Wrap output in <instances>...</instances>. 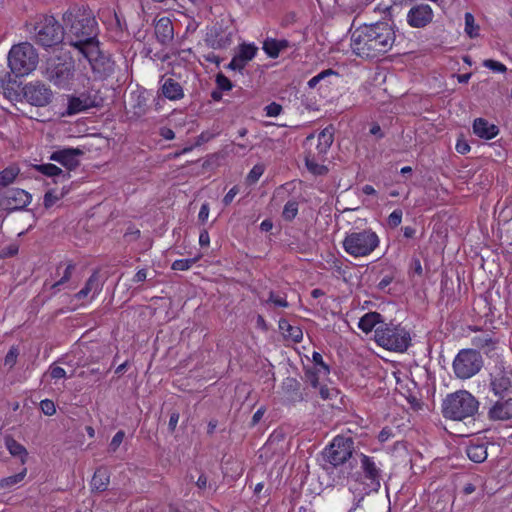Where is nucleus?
I'll return each instance as SVG.
<instances>
[{
  "instance_id": "obj_1",
  "label": "nucleus",
  "mask_w": 512,
  "mask_h": 512,
  "mask_svg": "<svg viewBox=\"0 0 512 512\" xmlns=\"http://www.w3.org/2000/svg\"><path fill=\"white\" fill-rule=\"evenodd\" d=\"M395 41V33L386 22H377L357 28L351 35V49L359 57L375 58L388 52Z\"/></svg>"
},
{
  "instance_id": "obj_2",
  "label": "nucleus",
  "mask_w": 512,
  "mask_h": 512,
  "mask_svg": "<svg viewBox=\"0 0 512 512\" xmlns=\"http://www.w3.org/2000/svg\"><path fill=\"white\" fill-rule=\"evenodd\" d=\"M63 22L68 28L70 44L79 51L83 47L98 42L97 22L93 12L86 6H73L63 14Z\"/></svg>"
},
{
  "instance_id": "obj_3",
  "label": "nucleus",
  "mask_w": 512,
  "mask_h": 512,
  "mask_svg": "<svg viewBox=\"0 0 512 512\" xmlns=\"http://www.w3.org/2000/svg\"><path fill=\"white\" fill-rule=\"evenodd\" d=\"M478 409L479 401L467 390L450 393L442 402L443 416L454 421L474 417Z\"/></svg>"
},
{
  "instance_id": "obj_4",
  "label": "nucleus",
  "mask_w": 512,
  "mask_h": 512,
  "mask_svg": "<svg viewBox=\"0 0 512 512\" xmlns=\"http://www.w3.org/2000/svg\"><path fill=\"white\" fill-rule=\"evenodd\" d=\"M42 74L56 88L69 91L74 83L75 63L70 57H50L45 62Z\"/></svg>"
},
{
  "instance_id": "obj_5",
  "label": "nucleus",
  "mask_w": 512,
  "mask_h": 512,
  "mask_svg": "<svg viewBox=\"0 0 512 512\" xmlns=\"http://www.w3.org/2000/svg\"><path fill=\"white\" fill-rule=\"evenodd\" d=\"M354 441L350 437L337 436L333 439L329 446L323 452L322 457L325 461L324 469L336 468L346 463L349 466L357 464V460L353 457Z\"/></svg>"
},
{
  "instance_id": "obj_6",
  "label": "nucleus",
  "mask_w": 512,
  "mask_h": 512,
  "mask_svg": "<svg viewBox=\"0 0 512 512\" xmlns=\"http://www.w3.org/2000/svg\"><path fill=\"white\" fill-rule=\"evenodd\" d=\"M376 343L390 351L405 352L411 344L410 333L401 325L382 323L375 328Z\"/></svg>"
},
{
  "instance_id": "obj_7",
  "label": "nucleus",
  "mask_w": 512,
  "mask_h": 512,
  "mask_svg": "<svg viewBox=\"0 0 512 512\" xmlns=\"http://www.w3.org/2000/svg\"><path fill=\"white\" fill-rule=\"evenodd\" d=\"M39 56L34 46L28 42L12 46L8 54V64L16 76H25L34 71Z\"/></svg>"
},
{
  "instance_id": "obj_8",
  "label": "nucleus",
  "mask_w": 512,
  "mask_h": 512,
  "mask_svg": "<svg viewBox=\"0 0 512 512\" xmlns=\"http://www.w3.org/2000/svg\"><path fill=\"white\" fill-rule=\"evenodd\" d=\"M30 26L34 41L44 48L55 46L64 38L63 27L53 16H41Z\"/></svg>"
},
{
  "instance_id": "obj_9",
  "label": "nucleus",
  "mask_w": 512,
  "mask_h": 512,
  "mask_svg": "<svg viewBox=\"0 0 512 512\" xmlns=\"http://www.w3.org/2000/svg\"><path fill=\"white\" fill-rule=\"evenodd\" d=\"M379 237L371 229L352 232L343 240V248L353 257H365L370 255L379 246Z\"/></svg>"
},
{
  "instance_id": "obj_10",
  "label": "nucleus",
  "mask_w": 512,
  "mask_h": 512,
  "mask_svg": "<svg viewBox=\"0 0 512 512\" xmlns=\"http://www.w3.org/2000/svg\"><path fill=\"white\" fill-rule=\"evenodd\" d=\"M483 365L484 360L481 353L476 349L466 348L457 353L452 363V369L456 378L466 380L478 374Z\"/></svg>"
},
{
  "instance_id": "obj_11",
  "label": "nucleus",
  "mask_w": 512,
  "mask_h": 512,
  "mask_svg": "<svg viewBox=\"0 0 512 512\" xmlns=\"http://www.w3.org/2000/svg\"><path fill=\"white\" fill-rule=\"evenodd\" d=\"M98 44L83 47L80 52L88 60L95 77L102 79L111 75L114 69L113 62L99 49Z\"/></svg>"
},
{
  "instance_id": "obj_12",
  "label": "nucleus",
  "mask_w": 512,
  "mask_h": 512,
  "mask_svg": "<svg viewBox=\"0 0 512 512\" xmlns=\"http://www.w3.org/2000/svg\"><path fill=\"white\" fill-rule=\"evenodd\" d=\"M489 387L493 394L505 398L512 389V369L498 363L490 372Z\"/></svg>"
},
{
  "instance_id": "obj_13",
  "label": "nucleus",
  "mask_w": 512,
  "mask_h": 512,
  "mask_svg": "<svg viewBox=\"0 0 512 512\" xmlns=\"http://www.w3.org/2000/svg\"><path fill=\"white\" fill-rule=\"evenodd\" d=\"M24 99L32 106L45 107L51 103L53 92L41 81L27 83L22 88Z\"/></svg>"
},
{
  "instance_id": "obj_14",
  "label": "nucleus",
  "mask_w": 512,
  "mask_h": 512,
  "mask_svg": "<svg viewBox=\"0 0 512 512\" xmlns=\"http://www.w3.org/2000/svg\"><path fill=\"white\" fill-rule=\"evenodd\" d=\"M30 202L31 195L20 188H11L0 194V208L9 212L24 209Z\"/></svg>"
},
{
  "instance_id": "obj_15",
  "label": "nucleus",
  "mask_w": 512,
  "mask_h": 512,
  "mask_svg": "<svg viewBox=\"0 0 512 512\" xmlns=\"http://www.w3.org/2000/svg\"><path fill=\"white\" fill-rule=\"evenodd\" d=\"M434 18L433 9L429 4L419 3L413 5L407 13V23L412 28H424Z\"/></svg>"
},
{
  "instance_id": "obj_16",
  "label": "nucleus",
  "mask_w": 512,
  "mask_h": 512,
  "mask_svg": "<svg viewBox=\"0 0 512 512\" xmlns=\"http://www.w3.org/2000/svg\"><path fill=\"white\" fill-rule=\"evenodd\" d=\"M487 416L492 421H508L512 419V398H499L495 401L487 412Z\"/></svg>"
},
{
  "instance_id": "obj_17",
  "label": "nucleus",
  "mask_w": 512,
  "mask_h": 512,
  "mask_svg": "<svg viewBox=\"0 0 512 512\" xmlns=\"http://www.w3.org/2000/svg\"><path fill=\"white\" fill-rule=\"evenodd\" d=\"M98 106L96 97H91L86 94L80 96H70L66 111L63 113L65 116H72L89 108Z\"/></svg>"
},
{
  "instance_id": "obj_18",
  "label": "nucleus",
  "mask_w": 512,
  "mask_h": 512,
  "mask_svg": "<svg viewBox=\"0 0 512 512\" xmlns=\"http://www.w3.org/2000/svg\"><path fill=\"white\" fill-rule=\"evenodd\" d=\"M82 154L83 151L78 148H66L53 152L50 159L72 170L79 165L78 157Z\"/></svg>"
},
{
  "instance_id": "obj_19",
  "label": "nucleus",
  "mask_w": 512,
  "mask_h": 512,
  "mask_svg": "<svg viewBox=\"0 0 512 512\" xmlns=\"http://www.w3.org/2000/svg\"><path fill=\"white\" fill-rule=\"evenodd\" d=\"M360 457L361 468L364 471L365 477L370 480L371 490L377 491L380 488V469L374 462L373 458L364 454H360Z\"/></svg>"
},
{
  "instance_id": "obj_20",
  "label": "nucleus",
  "mask_w": 512,
  "mask_h": 512,
  "mask_svg": "<svg viewBox=\"0 0 512 512\" xmlns=\"http://www.w3.org/2000/svg\"><path fill=\"white\" fill-rule=\"evenodd\" d=\"M312 360L314 364V370L307 371V378L311 385L316 388L319 386V377L321 375L327 376L330 370L329 366L324 363L323 357L320 353L313 352Z\"/></svg>"
},
{
  "instance_id": "obj_21",
  "label": "nucleus",
  "mask_w": 512,
  "mask_h": 512,
  "mask_svg": "<svg viewBox=\"0 0 512 512\" xmlns=\"http://www.w3.org/2000/svg\"><path fill=\"white\" fill-rule=\"evenodd\" d=\"M155 35L162 45L169 44L174 38L172 21L168 17L160 18L155 24Z\"/></svg>"
},
{
  "instance_id": "obj_22",
  "label": "nucleus",
  "mask_w": 512,
  "mask_h": 512,
  "mask_svg": "<svg viewBox=\"0 0 512 512\" xmlns=\"http://www.w3.org/2000/svg\"><path fill=\"white\" fill-rule=\"evenodd\" d=\"M300 386V382L293 377H287L284 379L282 383V390L287 401L295 403L303 400Z\"/></svg>"
},
{
  "instance_id": "obj_23",
  "label": "nucleus",
  "mask_w": 512,
  "mask_h": 512,
  "mask_svg": "<svg viewBox=\"0 0 512 512\" xmlns=\"http://www.w3.org/2000/svg\"><path fill=\"white\" fill-rule=\"evenodd\" d=\"M473 131L478 137L487 140L496 137L499 133V129L496 125L490 124L483 118H477L474 120Z\"/></svg>"
},
{
  "instance_id": "obj_24",
  "label": "nucleus",
  "mask_w": 512,
  "mask_h": 512,
  "mask_svg": "<svg viewBox=\"0 0 512 512\" xmlns=\"http://www.w3.org/2000/svg\"><path fill=\"white\" fill-rule=\"evenodd\" d=\"M334 141V128L332 125L324 128L318 134V144L316 146V154L319 157H325Z\"/></svg>"
},
{
  "instance_id": "obj_25",
  "label": "nucleus",
  "mask_w": 512,
  "mask_h": 512,
  "mask_svg": "<svg viewBox=\"0 0 512 512\" xmlns=\"http://www.w3.org/2000/svg\"><path fill=\"white\" fill-rule=\"evenodd\" d=\"M161 91L164 97L169 100H180L184 97V91L179 82L175 81L172 78H167L164 80Z\"/></svg>"
},
{
  "instance_id": "obj_26",
  "label": "nucleus",
  "mask_w": 512,
  "mask_h": 512,
  "mask_svg": "<svg viewBox=\"0 0 512 512\" xmlns=\"http://www.w3.org/2000/svg\"><path fill=\"white\" fill-rule=\"evenodd\" d=\"M4 442H5V447L7 448L9 453L13 457L19 458L21 464L24 465L26 463V461H27V458H28V451H27V449L22 444L17 442L10 435L5 436Z\"/></svg>"
},
{
  "instance_id": "obj_27",
  "label": "nucleus",
  "mask_w": 512,
  "mask_h": 512,
  "mask_svg": "<svg viewBox=\"0 0 512 512\" xmlns=\"http://www.w3.org/2000/svg\"><path fill=\"white\" fill-rule=\"evenodd\" d=\"M323 159L324 157H319L316 153L309 151L305 156V166L307 170L316 176L326 175L328 168L319 163V161Z\"/></svg>"
},
{
  "instance_id": "obj_28",
  "label": "nucleus",
  "mask_w": 512,
  "mask_h": 512,
  "mask_svg": "<svg viewBox=\"0 0 512 512\" xmlns=\"http://www.w3.org/2000/svg\"><path fill=\"white\" fill-rule=\"evenodd\" d=\"M290 47V43L286 39L267 38L263 43V50L271 58H277L279 53Z\"/></svg>"
},
{
  "instance_id": "obj_29",
  "label": "nucleus",
  "mask_w": 512,
  "mask_h": 512,
  "mask_svg": "<svg viewBox=\"0 0 512 512\" xmlns=\"http://www.w3.org/2000/svg\"><path fill=\"white\" fill-rule=\"evenodd\" d=\"M109 472L106 468L100 467L98 468L91 480V488L92 491L103 492L107 489L109 485Z\"/></svg>"
},
{
  "instance_id": "obj_30",
  "label": "nucleus",
  "mask_w": 512,
  "mask_h": 512,
  "mask_svg": "<svg viewBox=\"0 0 512 512\" xmlns=\"http://www.w3.org/2000/svg\"><path fill=\"white\" fill-rule=\"evenodd\" d=\"M101 289L100 283H99V276L97 272H94L86 281L84 287L75 294V298L78 300H81L85 297H87L90 293H93V295L97 294Z\"/></svg>"
},
{
  "instance_id": "obj_31",
  "label": "nucleus",
  "mask_w": 512,
  "mask_h": 512,
  "mask_svg": "<svg viewBox=\"0 0 512 512\" xmlns=\"http://www.w3.org/2000/svg\"><path fill=\"white\" fill-rule=\"evenodd\" d=\"M382 315L378 312H368L362 316L359 320L358 327L365 333L371 332L374 327L379 324L381 325Z\"/></svg>"
},
{
  "instance_id": "obj_32",
  "label": "nucleus",
  "mask_w": 512,
  "mask_h": 512,
  "mask_svg": "<svg viewBox=\"0 0 512 512\" xmlns=\"http://www.w3.org/2000/svg\"><path fill=\"white\" fill-rule=\"evenodd\" d=\"M471 344L476 350H484L486 354L495 348L496 342L493 340L489 333H481L472 337Z\"/></svg>"
},
{
  "instance_id": "obj_33",
  "label": "nucleus",
  "mask_w": 512,
  "mask_h": 512,
  "mask_svg": "<svg viewBox=\"0 0 512 512\" xmlns=\"http://www.w3.org/2000/svg\"><path fill=\"white\" fill-rule=\"evenodd\" d=\"M279 328L286 338L294 342H300L303 338L302 330L298 326H292L287 320H280Z\"/></svg>"
},
{
  "instance_id": "obj_34",
  "label": "nucleus",
  "mask_w": 512,
  "mask_h": 512,
  "mask_svg": "<svg viewBox=\"0 0 512 512\" xmlns=\"http://www.w3.org/2000/svg\"><path fill=\"white\" fill-rule=\"evenodd\" d=\"M35 169L48 177H62L63 180H68L70 177L68 172H64L62 169L51 163L35 165Z\"/></svg>"
},
{
  "instance_id": "obj_35",
  "label": "nucleus",
  "mask_w": 512,
  "mask_h": 512,
  "mask_svg": "<svg viewBox=\"0 0 512 512\" xmlns=\"http://www.w3.org/2000/svg\"><path fill=\"white\" fill-rule=\"evenodd\" d=\"M468 458L475 463H482L487 458V448L483 444H473L467 447Z\"/></svg>"
},
{
  "instance_id": "obj_36",
  "label": "nucleus",
  "mask_w": 512,
  "mask_h": 512,
  "mask_svg": "<svg viewBox=\"0 0 512 512\" xmlns=\"http://www.w3.org/2000/svg\"><path fill=\"white\" fill-rule=\"evenodd\" d=\"M26 474L27 468L23 467L19 473L0 479V490L11 489L16 486L24 480Z\"/></svg>"
},
{
  "instance_id": "obj_37",
  "label": "nucleus",
  "mask_w": 512,
  "mask_h": 512,
  "mask_svg": "<svg viewBox=\"0 0 512 512\" xmlns=\"http://www.w3.org/2000/svg\"><path fill=\"white\" fill-rule=\"evenodd\" d=\"M19 174V169L14 166L5 168L0 172V191L12 184Z\"/></svg>"
},
{
  "instance_id": "obj_38",
  "label": "nucleus",
  "mask_w": 512,
  "mask_h": 512,
  "mask_svg": "<svg viewBox=\"0 0 512 512\" xmlns=\"http://www.w3.org/2000/svg\"><path fill=\"white\" fill-rule=\"evenodd\" d=\"M465 32L470 38L479 35V26L475 23L474 16L469 12L465 13Z\"/></svg>"
},
{
  "instance_id": "obj_39",
  "label": "nucleus",
  "mask_w": 512,
  "mask_h": 512,
  "mask_svg": "<svg viewBox=\"0 0 512 512\" xmlns=\"http://www.w3.org/2000/svg\"><path fill=\"white\" fill-rule=\"evenodd\" d=\"M257 53V47L252 44H242L239 47L238 55L248 63Z\"/></svg>"
},
{
  "instance_id": "obj_40",
  "label": "nucleus",
  "mask_w": 512,
  "mask_h": 512,
  "mask_svg": "<svg viewBox=\"0 0 512 512\" xmlns=\"http://www.w3.org/2000/svg\"><path fill=\"white\" fill-rule=\"evenodd\" d=\"M199 258L200 257L175 260L172 263L171 268H172V270H175V271H186V270L190 269L199 260Z\"/></svg>"
},
{
  "instance_id": "obj_41",
  "label": "nucleus",
  "mask_w": 512,
  "mask_h": 512,
  "mask_svg": "<svg viewBox=\"0 0 512 512\" xmlns=\"http://www.w3.org/2000/svg\"><path fill=\"white\" fill-rule=\"evenodd\" d=\"M298 213V203L296 201H288L283 209L282 216L285 220H293Z\"/></svg>"
},
{
  "instance_id": "obj_42",
  "label": "nucleus",
  "mask_w": 512,
  "mask_h": 512,
  "mask_svg": "<svg viewBox=\"0 0 512 512\" xmlns=\"http://www.w3.org/2000/svg\"><path fill=\"white\" fill-rule=\"evenodd\" d=\"M75 269V265L73 263H69L64 272H63V275L62 277L56 281L55 283H53L51 286H50V289L52 290H56L59 286L63 285L64 283L68 282L72 276V273Z\"/></svg>"
},
{
  "instance_id": "obj_43",
  "label": "nucleus",
  "mask_w": 512,
  "mask_h": 512,
  "mask_svg": "<svg viewBox=\"0 0 512 512\" xmlns=\"http://www.w3.org/2000/svg\"><path fill=\"white\" fill-rule=\"evenodd\" d=\"M216 84L218 89L221 91H229L233 87V84L230 81V79L222 73H218L216 75Z\"/></svg>"
},
{
  "instance_id": "obj_44",
  "label": "nucleus",
  "mask_w": 512,
  "mask_h": 512,
  "mask_svg": "<svg viewBox=\"0 0 512 512\" xmlns=\"http://www.w3.org/2000/svg\"><path fill=\"white\" fill-rule=\"evenodd\" d=\"M18 355H19L18 349L16 347L12 346L5 356L4 365L8 366L9 369H12L17 362Z\"/></svg>"
},
{
  "instance_id": "obj_45",
  "label": "nucleus",
  "mask_w": 512,
  "mask_h": 512,
  "mask_svg": "<svg viewBox=\"0 0 512 512\" xmlns=\"http://www.w3.org/2000/svg\"><path fill=\"white\" fill-rule=\"evenodd\" d=\"M483 66L494 71V72L504 73L507 70V68L504 64H502L501 62L492 60V59L484 60Z\"/></svg>"
},
{
  "instance_id": "obj_46",
  "label": "nucleus",
  "mask_w": 512,
  "mask_h": 512,
  "mask_svg": "<svg viewBox=\"0 0 512 512\" xmlns=\"http://www.w3.org/2000/svg\"><path fill=\"white\" fill-rule=\"evenodd\" d=\"M41 411L47 415L52 416L56 412L55 404L52 400L45 399L40 402Z\"/></svg>"
},
{
  "instance_id": "obj_47",
  "label": "nucleus",
  "mask_w": 512,
  "mask_h": 512,
  "mask_svg": "<svg viewBox=\"0 0 512 512\" xmlns=\"http://www.w3.org/2000/svg\"><path fill=\"white\" fill-rule=\"evenodd\" d=\"M402 221V211L400 209L394 210L388 217V224L390 227H397Z\"/></svg>"
},
{
  "instance_id": "obj_48",
  "label": "nucleus",
  "mask_w": 512,
  "mask_h": 512,
  "mask_svg": "<svg viewBox=\"0 0 512 512\" xmlns=\"http://www.w3.org/2000/svg\"><path fill=\"white\" fill-rule=\"evenodd\" d=\"M319 393H320V396H321L322 399L328 400V399H332L334 397H337L338 390H336L334 388H329V387H327L325 385H322L319 388Z\"/></svg>"
},
{
  "instance_id": "obj_49",
  "label": "nucleus",
  "mask_w": 512,
  "mask_h": 512,
  "mask_svg": "<svg viewBox=\"0 0 512 512\" xmlns=\"http://www.w3.org/2000/svg\"><path fill=\"white\" fill-rule=\"evenodd\" d=\"M246 65V61H244L238 54H236L228 64V68L241 71Z\"/></svg>"
},
{
  "instance_id": "obj_50",
  "label": "nucleus",
  "mask_w": 512,
  "mask_h": 512,
  "mask_svg": "<svg viewBox=\"0 0 512 512\" xmlns=\"http://www.w3.org/2000/svg\"><path fill=\"white\" fill-rule=\"evenodd\" d=\"M125 437V433L124 431L120 430L118 431L112 438L110 444H109V448L111 451L115 452L119 446L121 445V443L123 442V439Z\"/></svg>"
},
{
  "instance_id": "obj_51",
  "label": "nucleus",
  "mask_w": 512,
  "mask_h": 512,
  "mask_svg": "<svg viewBox=\"0 0 512 512\" xmlns=\"http://www.w3.org/2000/svg\"><path fill=\"white\" fill-rule=\"evenodd\" d=\"M266 115L269 117H276L282 112V106L276 102H272L265 107Z\"/></svg>"
},
{
  "instance_id": "obj_52",
  "label": "nucleus",
  "mask_w": 512,
  "mask_h": 512,
  "mask_svg": "<svg viewBox=\"0 0 512 512\" xmlns=\"http://www.w3.org/2000/svg\"><path fill=\"white\" fill-rule=\"evenodd\" d=\"M49 374L52 379L58 380L64 378L66 376V372L62 367L59 366H50Z\"/></svg>"
},
{
  "instance_id": "obj_53",
  "label": "nucleus",
  "mask_w": 512,
  "mask_h": 512,
  "mask_svg": "<svg viewBox=\"0 0 512 512\" xmlns=\"http://www.w3.org/2000/svg\"><path fill=\"white\" fill-rule=\"evenodd\" d=\"M267 302L273 303L275 306L278 307H288V302L286 299L275 295L272 291L269 293V298Z\"/></svg>"
},
{
  "instance_id": "obj_54",
  "label": "nucleus",
  "mask_w": 512,
  "mask_h": 512,
  "mask_svg": "<svg viewBox=\"0 0 512 512\" xmlns=\"http://www.w3.org/2000/svg\"><path fill=\"white\" fill-rule=\"evenodd\" d=\"M2 90H3V94L5 95V97L8 98L9 100H17L19 98L18 92L13 87H10L9 84H7V85L3 84Z\"/></svg>"
},
{
  "instance_id": "obj_55",
  "label": "nucleus",
  "mask_w": 512,
  "mask_h": 512,
  "mask_svg": "<svg viewBox=\"0 0 512 512\" xmlns=\"http://www.w3.org/2000/svg\"><path fill=\"white\" fill-rule=\"evenodd\" d=\"M263 167L262 166H259V165H256L254 166L251 171L249 172L248 174V179L251 181V182H256L258 181V179L261 177V175L263 174Z\"/></svg>"
},
{
  "instance_id": "obj_56",
  "label": "nucleus",
  "mask_w": 512,
  "mask_h": 512,
  "mask_svg": "<svg viewBox=\"0 0 512 512\" xmlns=\"http://www.w3.org/2000/svg\"><path fill=\"white\" fill-rule=\"evenodd\" d=\"M59 199L57 195L54 194V191L50 190L46 192L44 196V206L49 208L54 205V203Z\"/></svg>"
},
{
  "instance_id": "obj_57",
  "label": "nucleus",
  "mask_w": 512,
  "mask_h": 512,
  "mask_svg": "<svg viewBox=\"0 0 512 512\" xmlns=\"http://www.w3.org/2000/svg\"><path fill=\"white\" fill-rule=\"evenodd\" d=\"M238 193H239V188H238V186H234V187H232V188L228 191V193L224 196V198H223V203H224V205H225V206L229 205V204L233 201L234 197H235Z\"/></svg>"
},
{
  "instance_id": "obj_58",
  "label": "nucleus",
  "mask_w": 512,
  "mask_h": 512,
  "mask_svg": "<svg viewBox=\"0 0 512 512\" xmlns=\"http://www.w3.org/2000/svg\"><path fill=\"white\" fill-rule=\"evenodd\" d=\"M179 417H180V415L178 412L171 413L169 423H168V428L171 432L175 431L177 423L179 421Z\"/></svg>"
},
{
  "instance_id": "obj_59",
  "label": "nucleus",
  "mask_w": 512,
  "mask_h": 512,
  "mask_svg": "<svg viewBox=\"0 0 512 512\" xmlns=\"http://www.w3.org/2000/svg\"><path fill=\"white\" fill-rule=\"evenodd\" d=\"M394 280L393 275H385L378 283L377 287L379 290H384Z\"/></svg>"
},
{
  "instance_id": "obj_60",
  "label": "nucleus",
  "mask_w": 512,
  "mask_h": 512,
  "mask_svg": "<svg viewBox=\"0 0 512 512\" xmlns=\"http://www.w3.org/2000/svg\"><path fill=\"white\" fill-rule=\"evenodd\" d=\"M18 247L16 245H10L1 251V257H11L17 254Z\"/></svg>"
},
{
  "instance_id": "obj_61",
  "label": "nucleus",
  "mask_w": 512,
  "mask_h": 512,
  "mask_svg": "<svg viewBox=\"0 0 512 512\" xmlns=\"http://www.w3.org/2000/svg\"><path fill=\"white\" fill-rule=\"evenodd\" d=\"M230 44V40L228 38H221L219 40H213L211 42V46L214 48V49H221V48H225L227 47L228 45Z\"/></svg>"
},
{
  "instance_id": "obj_62",
  "label": "nucleus",
  "mask_w": 512,
  "mask_h": 512,
  "mask_svg": "<svg viewBox=\"0 0 512 512\" xmlns=\"http://www.w3.org/2000/svg\"><path fill=\"white\" fill-rule=\"evenodd\" d=\"M209 243H210V237H209L207 230H202L199 235L200 246L207 247V246H209Z\"/></svg>"
},
{
  "instance_id": "obj_63",
  "label": "nucleus",
  "mask_w": 512,
  "mask_h": 512,
  "mask_svg": "<svg viewBox=\"0 0 512 512\" xmlns=\"http://www.w3.org/2000/svg\"><path fill=\"white\" fill-rule=\"evenodd\" d=\"M456 151L460 154H466L470 151V146L466 141H458L456 144Z\"/></svg>"
},
{
  "instance_id": "obj_64",
  "label": "nucleus",
  "mask_w": 512,
  "mask_h": 512,
  "mask_svg": "<svg viewBox=\"0 0 512 512\" xmlns=\"http://www.w3.org/2000/svg\"><path fill=\"white\" fill-rule=\"evenodd\" d=\"M160 135L166 140H172L175 138V133L172 129L168 127H163L160 129Z\"/></svg>"
}]
</instances>
